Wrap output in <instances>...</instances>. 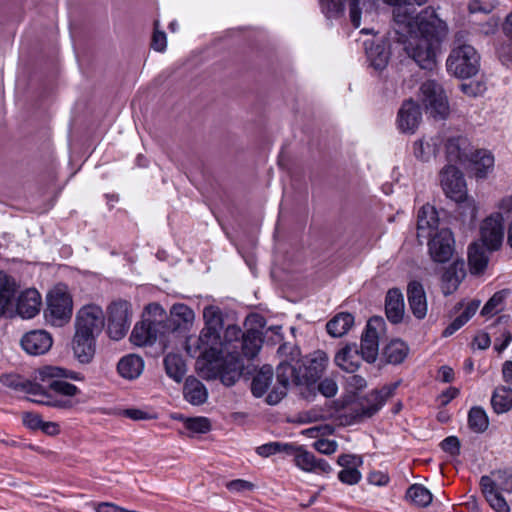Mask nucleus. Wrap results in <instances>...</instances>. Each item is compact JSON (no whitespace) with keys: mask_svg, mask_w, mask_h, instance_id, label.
<instances>
[{"mask_svg":"<svg viewBox=\"0 0 512 512\" xmlns=\"http://www.w3.org/2000/svg\"><path fill=\"white\" fill-rule=\"evenodd\" d=\"M465 276L463 263H453L442 275L441 289L445 296L454 293Z\"/></svg>","mask_w":512,"mask_h":512,"instance_id":"35","label":"nucleus"},{"mask_svg":"<svg viewBox=\"0 0 512 512\" xmlns=\"http://www.w3.org/2000/svg\"><path fill=\"white\" fill-rule=\"evenodd\" d=\"M489 476L492 478V483H494V490L512 493V471L497 470Z\"/></svg>","mask_w":512,"mask_h":512,"instance_id":"49","label":"nucleus"},{"mask_svg":"<svg viewBox=\"0 0 512 512\" xmlns=\"http://www.w3.org/2000/svg\"><path fill=\"white\" fill-rule=\"evenodd\" d=\"M104 326V313L95 304L83 306L77 313L75 328L78 331L97 336Z\"/></svg>","mask_w":512,"mask_h":512,"instance_id":"11","label":"nucleus"},{"mask_svg":"<svg viewBox=\"0 0 512 512\" xmlns=\"http://www.w3.org/2000/svg\"><path fill=\"white\" fill-rule=\"evenodd\" d=\"M407 298L413 315L423 319L427 314V300L423 285L418 281H411L407 286Z\"/></svg>","mask_w":512,"mask_h":512,"instance_id":"25","label":"nucleus"},{"mask_svg":"<svg viewBox=\"0 0 512 512\" xmlns=\"http://www.w3.org/2000/svg\"><path fill=\"white\" fill-rule=\"evenodd\" d=\"M109 337L113 340L122 339L128 332L131 324V304L127 300L113 301L107 308Z\"/></svg>","mask_w":512,"mask_h":512,"instance_id":"10","label":"nucleus"},{"mask_svg":"<svg viewBox=\"0 0 512 512\" xmlns=\"http://www.w3.org/2000/svg\"><path fill=\"white\" fill-rule=\"evenodd\" d=\"M41 296L34 289H26L17 298L16 311L24 319L33 318L40 310Z\"/></svg>","mask_w":512,"mask_h":512,"instance_id":"24","label":"nucleus"},{"mask_svg":"<svg viewBox=\"0 0 512 512\" xmlns=\"http://www.w3.org/2000/svg\"><path fill=\"white\" fill-rule=\"evenodd\" d=\"M438 141L430 138L416 140L413 143V155L422 162L429 161L437 152Z\"/></svg>","mask_w":512,"mask_h":512,"instance_id":"43","label":"nucleus"},{"mask_svg":"<svg viewBox=\"0 0 512 512\" xmlns=\"http://www.w3.org/2000/svg\"><path fill=\"white\" fill-rule=\"evenodd\" d=\"M188 430L195 433H206L210 430V421L205 417L189 418L185 422Z\"/></svg>","mask_w":512,"mask_h":512,"instance_id":"53","label":"nucleus"},{"mask_svg":"<svg viewBox=\"0 0 512 512\" xmlns=\"http://www.w3.org/2000/svg\"><path fill=\"white\" fill-rule=\"evenodd\" d=\"M147 318L151 323H158L167 332L173 331L175 327L171 324L163 307L158 303H150L145 307Z\"/></svg>","mask_w":512,"mask_h":512,"instance_id":"41","label":"nucleus"},{"mask_svg":"<svg viewBox=\"0 0 512 512\" xmlns=\"http://www.w3.org/2000/svg\"><path fill=\"white\" fill-rule=\"evenodd\" d=\"M320 7L327 19H338L345 11L342 0H320Z\"/></svg>","mask_w":512,"mask_h":512,"instance_id":"50","label":"nucleus"},{"mask_svg":"<svg viewBox=\"0 0 512 512\" xmlns=\"http://www.w3.org/2000/svg\"><path fill=\"white\" fill-rule=\"evenodd\" d=\"M158 323L143 320L137 323L131 333L130 340L134 345L146 346L153 344L157 339L168 333Z\"/></svg>","mask_w":512,"mask_h":512,"instance_id":"19","label":"nucleus"},{"mask_svg":"<svg viewBox=\"0 0 512 512\" xmlns=\"http://www.w3.org/2000/svg\"><path fill=\"white\" fill-rule=\"evenodd\" d=\"M385 310L387 318L394 324L399 323L404 315V300L399 289H390L386 295Z\"/></svg>","mask_w":512,"mask_h":512,"instance_id":"32","label":"nucleus"},{"mask_svg":"<svg viewBox=\"0 0 512 512\" xmlns=\"http://www.w3.org/2000/svg\"><path fill=\"white\" fill-rule=\"evenodd\" d=\"M62 379L82 381L84 377L79 372L52 365L42 366L34 372V380L46 384L48 388L60 395L73 397L80 393L77 386Z\"/></svg>","mask_w":512,"mask_h":512,"instance_id":"4","label":"nucleus"},{"mask_svg":"<svg viewBox=\"0 0 512 512\" xmlns=\"http://www.w3.org/2000/svg\"><path fill=\"white\" fill-rule=\"evenodd\" d=\"M408 354L407 345L399 340H392L384 348L383 355L388 363L399 364L404 361Z\"/></svg>","mask_w":512,"mask_h":512,"instance_id":"42","label":"nucleus"},{"mask_svg":"<svg viewBox=\"0 0 512 512\" xmlns=\"http://www.w3.org/2000/svg\"><path fill=\"white\" fill-rule=\"evenodd\" d=\"M493 154L486 149H475L466 161V168L477 179H485L494 169Z\"/></svg>","mask_w":512,"mask_h":512,"instance_id":"17","label":"nucleus"},{"mask_svg":"<svg viewBox=\"0 0 512 512\" xmlns=\"http://www.w3.org/2000/svg\"><path fill=\"white\" fill-rule=\"evenodd\" d=\"M144 368L143 359L135 354H129L120 359L117 370L120 376L125 379H136L140 376Z\"/></svg>","mask_w":512,"mask_h":512,"instance_id":"34","label":"nucleus"},{"mask_svg":"<svg viewBox=\"0 0 512 512\" xmlns=\"http://www.w3.org/2000/svg\"><path fill=\"white\" fill-rule=\"evenodd\" d=\"M447 71L457 78L475 76L480 69V56L469 44L455 46L446 61Z\"/></svg>","mask_w":512,"mask_h":512,"instance_id":"5","label":"nucleus"},{"mask_svg":"<svg viewBox=\"0 0 512 512\" xmlns=\"http://www.w3.org/2000/svg\"><path fill=\"white\" fill-rule=\"evenodd\" d=\"M15 291V280L4 271H0V317L12 314Z\"/></svg>","mask_w":512,"mask_h":512,"instance_id":"30","label":"nucleus"},{"mask_svg":"<svg viewBox=\"0 0 512 512\" xmlns=\"http://www.w3.org/2000/svg\"><path fill=\"white\" fill-rule=\"evenodd\" d=\"M225 337L228 348L230 347L229 359L224 361L218 375L224 385L232 386L240 379L243 372L244 364L241 355L248 359L254 358L263 340L260 331L251 329L243 333L236 325H229L226 328Z\"/></svg>","mask_w":512,"mask_h":512,"instance_id":"2","label":"nucleus"},{"mask_svg":"<svg viewBox=\"0 0 512 512\" xmlns=\"http://www.w3.org/2000/svg\"><path fill=\"white\" fill-rule=\"evenodd\" d=\"M319 392L325 397H333L338 391L336 382L333 379L325 378L318 385Z\"/></svg>","mask_w":512,"mask_h":512,"instance_id":"61","label":"nucleus"},{"mask_svg":"<svg viewBox=\"0 0 512 512\" xmlns=\"http://www.w3.org/2000/svg\"><path fill=\"white\" fill-rule=\"evenodd\" d=\"M170 314L172 317L177 318L184 324H189L194 321V311L186 304L177 303L171 307Z\"/></svg>","mask_w":512,"mask_h":512,"instance_id":"52","label":"nucleus"},{"mask_svg":"<svg viewBox=\"0 0 512 512\" xmlns=\"http://www.w3.org/2000/svg\"><path fill=\"white\" fill-rule=\"evenodd\" d=\"M27 393L31 396V401L37 404L52 406L60 409H72L76 402L70 398H55L50 395L40 384L30 383L27 387Z\"/></svg>","mask_w":512,"mask_h":512,"instance_id":"23","label":"nucleus"},{"mask_svg":"<svg viewBox=\"0 0 512 512\" xmlns=\"http://www.w3.org/2000/svg\"><path fill=\"white\" fill-rule=\"evenodd\" d=\"M96 336L76 330L73 338V351L81 363H89L95 354Z\"/></svg>","mask_w":512,"mask_h":512,"instance_id":"26","label":"nucleus"},{"mask_svg":"<svg viewBox=\"0 0 512 512\" xmlns=\"http://www.w3.org/2000/svg\"><path fill=\"white\" fill-rule=\"evenodd\" d=\"M72 298L62 288H55L47 296L45 317L53 326L65 325L72 316Z\"/></svg>","mask_w":512,"mask_h":512,"instance_id":"9","label":"nucleus"},{"mask_svg":"<svg viewBox=\"0 0 512 512\" xmlns=\"http://www.w3.org/2000/svg\"><path fill=\"white\" fill-rule=\"evenodd\" d=\"M304 385H311L319 380L328 364V356L322 350L311 353L301 363Z\"/></svg>","mask_w":512,"mask_h":512,"instance_id":"18","label":"nucleus"},{"mask_svg":"<svg viewBox=\"0 0 512 512\" xmlns=\"http://www.w3.org/2000/svg\"><path fill=\"white\" fill-rule=\"evenodd\" d=\"M440 183L445 195L457 203L467 201L472 208L471 216H475L473 201L467 197L466 182L463 173L454 165H446L440 172Z\"/></svg>","mask_w":512,"mask_h":512,"instance_id":"8","label":"nucleus"},{"mask_svg":"<svg viewBox=\"0 0 512 512\" xmlns=\"http://www.w3.org/2000/svg\"><path fill=\"white\" fill-rule=\"evenodd\" d=\"M292 451V444L281 443V442H269L256 448V452L259 456L269 457L277 453H285Z\"/></svg>","mask_w":512,"mask_h":512,"instance_id":"51","label":"nucleus"},{"mask_svg":"<svg viewBox=\"0 0 512 512\" xmlns=\"http://www.w3.org/2000/svg\"><path fill=\"white\" fill-rule=\"evenodd\" d=\"M439 218L437 211L430 204L423 205L417 216V237L429 238L438 227Z\"/></svg>","mask_w":512,"mask_h":512,"instance_id":"27","label":"nucleus"},{"mask_svg":"<svg viewBox=\"0 0 512 512\" xmlns=\"http://www.w3.org/2000/svg\"><path fill=\"white\" fill-rule=\"evenodd\" d=\"M468 264L472 274L482 273L488 264V256L484 247L473 243L468 248Z\"/></svg>","mask_w":512,"mask_h":512,"instance_id":"38","label":"nucleus"},{"mask_svg":"<svg viewBox=\"0 0 512 512\" xmlns=\"http://www.w3.org/2000/svg\"><path fill=\"white\" fill-rule=\"evenodd\" d=\"M227 339L221 340L220 332L202 329L197 338L189 337L186 341V351L191 357L202 358L206 367L202 369L207 379L219 378L218 372L222 364L229 359Z\"/></svg>","mask_w":512,"mask_h":512,"instance_id":"3","label":"nucleus"},{"mask_svg":"<svg viewBox=\"0 0 512 512\" xmlns=\"http://www.w3.org/2000/svg\"><path fill=\"white\" fill-rule=\"evenodd\" d=\"M362 355L355 344L346 345L335 356L338 367L348 373H354L360 366Z\"/></svg>","mask_w":512,"mask_h":512,"instance_id":"31","label":"nucleus"},{"mask_svg":"<svg viewBox=\"0 0 512 512\" xmlns=\"http://www.w3.org/2000/svg\"><path fill=\"white\" fill-rule=\"evenodd\" d=\"M203 319V329L221 332L223 328V317L219 307L214 305L206 306L203 310Z\"/></svg>","mask_w":512,"mask_h":512,"instance_id":"47","label":"nucleus"},{"mask_svg":"<svg viewBox=\"0 0 512 512\" xmlns=\"http://www.w3.org/2000/svg\"><path fill=\"white\" fill-rule=\"evenodd\" d=\"M366 55L372 67L376 70H383L389 61L390 52L384 44L365 43Z\"/></svg>","mask_w":512,"mask_h":512,"instance_id":"36","label":"nucleus"},{"mask_svg":"<svg viewBox=\"0 0 512 512\" xmlns=\"http://www.w3.org/2000/svg\"><path fill=\"white\" fill-rule=\"evenodd\" d=\"M472 151L473 147L466 136L453 135L445 141L446 158L450 163L466 164Z\"/></svg>","mask_w":512,"mask_h":512,"instance_id":"20","label":"nucleus"},{"mask_svg":"<svg viewBox=\"0 0 512 512\" xmlns=\"http://www.w3.org/2000/svg\"><path fill=\"white\" fill-rule=\"evenodd\" d=\"M469 428L475 433H483L489 426V419L481 407H472L468 413Z\"/></svg>","mask_w":512,"mask_h":512,"instance_id":"46","label":"nucleus"},{"mask_svg":"<svg viewBox=\"0 0 512 512\" xmlns=\"http://www.w3.org/2000/svg\"><path fill=\"white\" fill-rule=\"evenodd\" d=\"M440 446L444 452L449 453L452 456L460 453V441L456 436H449L442 440Z\"/></svg>","mask_w":512,"mask_h":512,"instance_id":"60","label":"nucleus"},{"mask_svg":"<svg viewBox=\"0 0 512 512\" xmlns=\"http://www.w3.org/2000/svg\"><path fill=\"white\" fill-rule=\"evenodd\" d=\"M184 398L192 405H201L206 402L208 392L204 384L194 378L188 377L183 387Z\"/></svg>","mask_w":512,"mask_h":512,"instance_id":"33","label":"nucleus"},{"mask_svg":"<svg viewBox=\"0 0 512 512\" xmlns=\"http://www.w3.org/2000/svg\"><path fill=\"white\" fill-rule=\"evenodd\" d=\"M353 324V315L347 312H342L337 314L327 323L326 329L332 337H342L351 329Z\"/></svg>","mask_w":512,"mask_h":512,"instance_id":"37","label":"nucleus"},{"mask_svg":"<svg viewBox=\"0 0 512 512\" xmlns=\"http://www.w3.org/2000/svg\"><path fill=\"white\" fill-rule=\"evenodd\" d=\"M491 405L495 413L502 414L512 409V388L497 387L491 397Z\"/></svg>","mask_w":512,"mask_h":512,"instance_id":"39","label":"nucleus"},{"mask_svg":"<svg viewBox=\"0 0 512 512\" xmlns=\"http://www.w3.org/2000/svg\"><path fill=\"white\" fill-rule=\"evenodd\" d=\"M334 432V428L330 425L314 426L303 431V434L310 438H317L319 436L330 435Z\"/></svg>","mask_w":512,"mask_h":512,"instance_id":"62","label":"nucleus"},{"mask_svg":"<svg viewBox=\"0 0 512 512\" xmlns=\"http://www.w3.org/2000/svg\"><path fill=\"white\" fill-rule=\"evenodd\" d=\"M152 48L155 51L163 52L166 49L167 46V38L166 34L163 31L159 30V22L155 21L154 23V33L152 36Z\"/></svg>","mask_w":512,"mask_h":512,"instance_id":"55","label":"nucleus"},{"mask_svg":"<svg viewBox=\"0 0 512 512\" xmlns=\"http://www.w3.org/2000/svg\"><path fill=\"white\" fill-rule=\"evenodd\" d=\"M23 424L31 430H40L43 425L41 416L33 412H24L22 414Z\"/></svg>","mask_w":512,"mask_h":512,"instance_id":"59","label":"nucleus"},{"mask_svg":"<svg viewBox=\"0 0 512 512\" xmlns=\"http://www.w3.org/2000/svg\"><path fill=\"white\" fill-rule=\"evenodd\" d=\"M22 348L30 355H42L52 346V337L43 330L26 333L21 339Z\"/></svg>","mask_w":512,"mask_h":512,"instance_id":"22","label":"nucleus"},{"mask_svg":"<svg viewBox=\"0 0 512 512\" xmlns=\"http://www.w3.org/2000/svg\"><path fill=\"white\" fill-rule=\"evenodd\" d=\"M346 384L350 392L356 393L363 390L366 387L367 382L365 378L360 375H350L346 379Z\"/></svg>","mask_w":512,"mask_h":512,"instance_id":"63","label":"nucleus"},{"mask_svg":"<svg viewBox=\"0 0 512 512\" xmlns=\"http://www.w3.org/2000/svg\"><path fill=\"white\" fill-rule=\"evenodd\" d=\"M164 366L167 375L175 380L181 382L185 373L186 365L182 357L178 354H168L164 358Z\"/></svg>","mask_w":512,"mask_h":512,"instance_id":"40","label":"nucleus"},{"mask_svg":"<svg viewBox=\"0 0 512 512\" xmlns=\"http://www.w3.org/2000/svg\"><path fill=\"white\" fill-rule=\"evenodd\" d=\"M406 498L418 507H427L432 502L431 492L421 484L410 486L406 492Z\"/></svg>","mask_w":512,"mask_h":512,"instance_id":"45","label":"nucleus"},{"mask_svg":"<svg viewBox=\"0 0 512 512\" xmlns=\"http://www.w3.org/2000/svg\"><path fill=\"white\" fill-rule=\"evenodd\" d=\"M494 483L490 476L484 475L480 479V487L490 507L496 512H510V507L505 498L494 490Z\"/></svg>","mask_w":512,"mask_h":512,"instance_id":"29","label":"nucleus"},{"mask_svg":"<svg viewBox=\"0 0 512 512\" xmlns=\"http://www.w3.org/2000/svg\"><path fill=\"white\" fill-rule=\"evenodd\" d=\"M226 487L233 492H241L245 490H251L253 488V484L249 481L236 479L227 483Z\"/></svg>","mask_w":512,"mask_h":512,"instance_id":"64","label":"nucleus"},{"mask_svg":"<svg viewBox=\"0 0 512 512\" xmlns=\"http://www.w3.org/2000/svg\"><path fill=\"white\" fill-rule=\"evenodd\" d=\"M504 218L500 213L487 217L481 225V240L488 250H497L504 239Z\"/></svg>","mask_w":512,"mask_h":512,"instance_id":"13","label":"nucleus"},{"mask_svg":"<svg viewBox=\"0 0 512 512\" xmlns=\"http://www.w3.org/2000/svg\"><path fill=\"white\" fill-rule=\"evenodd\" d=\"M361 477V472L358 469H342L338 473V479L346 485L357 484Z\"/></svg>","mask_w":512,"mask_h":512,"instance_id":"57","label":"nucleus"},{"mask_svg":"<svg viewBox=\"0 0 512 512\" xmlns=\"http://www.w3.org/2000/svg\"><path fill=\"white\" fill-rule=\"evenodd\" d=\"M428 0H405L393 8L394 29L397 41L406 54L421 68L433 70L436 66V50L446 26L431 8L417 13L415 5L421 7Z\"/></svg>","mask_w":512,"mask_h":512,"instance_id":"1","label":"nucleus"},{"mask_svg":"<svg viewBox=\"0 0 512 512\" xmlns=\"http://www.w3.org/2000/svg\"><path fill=\"white\" fill-rule=\"evenodd\" d=\"M337 463L343 469H358L363 461L360 456L354 454H342L338 457Z\"/></svg>","mask_w":512,"mask_h":512,"instance_id":"56","label":"nucleus"},{"mask_svg":"<svg viewBox=\"0 0 512 512\" xmlns=\"http://www.w3.org/2000/svg\"><path fill=\"white\" fill-rule=\"evenodd\" d=\"M454 238L449 229H441L429 241V253L439 263L450 260L453 254Z\"/></svg>","mask_w":512,"mask_h":512,"instance_id":"15","label":"nucleus"},{"mask_svg":"<svg viewBox=\"0 0 512 512\" xmlns=\"http://www.w3.org/2000/svg\"><path fill=\"white\" fill-rule=\"evenodd\" d=\"M420 101L425 112L435 119H445L449 114V103L442 86L427 80L420 86Z\"/></svg>","mask_w":512,"mask_h":512,"instance_id":"7","label":"nucleus"},{"mask_svg":"<svg viewBox=\"0 0 512 512\" xmlns=\"http://www.w3.org/2000/svg\"><path fill=\"white\" fill-rule=\"evenodd\" d=\"M510 290L503 289L497 291L484 305L481 310V314L483 316H492L504 309L505 300L509 296Z\"/></svg>","mask_w":512,"mask_h":512,"instance_id":"48","label":"nucleus"},{"mask_svg":"<svg viewBox=\"0 0 512 512\" xmlns=\"http://www.w3.org/2000/svg\"><path fill=\"white\" fill-rule=\"evenodd\" d=\"M398 384L385 386L380 390L371 391L359 402L358 416L371 417L384 405L385 401L394 393Z\"/></svg>","mask_w":512,"mask_h":512,"instance_id":"16","label":"nucleus"},{"mask_svg":"<svg viewBox=\"0 0 512 512\" xmlns=\"http://www.w3.org/2000/svg\"><path fill=\"white\" fill-rule=\"evenodd\" d=\"M383 325L382 318L373 317L367 322L366 330L362 335L360 353L362 358L369 363H373L378 356L379 330Z\"/></svg>","mask_w":512,"mask_h":512,"instance_id":"12","label":"nucleus"},{"mask_svg":"<svg viewBox=\"0 0 512 512\" xmlns=\"http://www.w3.org/2000/svg\"><path fill=\"white\" fill-rule=\"evenodd\" d=\"M273 371L271 367H263L253 378L251 391L255 397H262L271 384Z\"/></svg>","mask_w":512,"mask_h":512,"instance_id":"44","label":"nucleus"},{"mask_svg":"<svg viewBox=\"0 0 512 512\" xmlns=\"http://www.w3.org/2000/svg\"><path fill=\"white\" fill-rule=\"evenodd\" d=\"M276 377L280 386L274 388L268 393L266 402L269 405H276L279 403L286 395V390L289 385H304L300 360L295 357H291L289 361H281L276 368Z\"/></svg>","mask_w":512,"mask_h":512,"instance_id":"6","label":"nucleus"},{"mask_svg":"<svg viewBox=\"0 0 512 512\" xmlns=\"http://www.w3.org/2000/svg\"><path fill=\"white\" fill-rule=\"evenodd\" d=\"M421 121L419 105L412 99L405 101L398 111L397 126L402 133L413 134Z\"/></svg>","mask_w":512,"mask_h":512,"instance_id":"21","label":"nucleus"},{"mask_svg":"<svg viewBox=\"0 0 512 512\" xmlns=\"http://www.w3.org/2000/svg\"><path fill=\"white\" fill-rule=\"evenodd\" d=\"M345 0H342L344 4ZM349 17L354 28H358L361 24L362 16L364 18L372 17L376 14L378 1L377 0H348Z\"/></svg>","mask_w":512,"mask_h":512,"instance_id":"28","label":"nucleus"},{"mask_svg":"<svg viewBox=\"0 0 512 512\" xmlns=\"http://www.w3.org/2000/svg\"><path fill=\"white\" fill-rule=\"evenodd\" d=\"M287 454L292 455L295 465L305 472L329 474L332 471V467L326 460L316 458L302 446L292 445V451H288Z\"/></svg>","mask_w":512,"mask_h":512,"instance_id":"14","label":"nucleus"},{"mask_svg":"<svg viewBox=\"0 0 512 512\" xmlns=\"http://www.w3.org/2000/svg\"><path fill=\"white\" fill-rule=\"evenodd\" d=\"M495 4L493 0H469L468 10L470 13H484L492 12Z\"/></svg>","mask_w":512,"mask_h":512,"instance_id":"54","label":"nucleus"},{"mask_svg":"<svg viewBox=\"0 0 512 512\" xmlns=\"http://www.w3.org/2000/svg\"><path fill=\"white\" fill-rule=\"evenodd\" d=\"M313 448L321 454L331 455L336 452L338 444L335 440L322 438L313 443Z\"/></svg>","mask_w":512,"mask_h":512,"instance_id":"58","label":"nucleus"}]
</instances>
